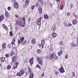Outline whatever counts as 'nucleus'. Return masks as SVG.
Instances as JSON below:
<instances>
[{
  "instance_id": "obj_54",
  "label": "nucleus",
  "mask_w": 78,
  "mask_h": 78,
  "mask_svg": "<svg viewBox=\"0 0 78 78\" xmlns=\"http://www.w3.org/2000/svg\"><path fill=\"white\" fill-rule=\"evenodd\" d=\"M57 2H59V0H57Z\"/></svg>"
},
{
  "instance_id": "obj_21",
  "label": "nucleus",
  "mask_w": 78,
  "mask_h": 78,
  "mask_svg": "<svg viewBox=\"0 0 78 78\" xmlns=\"http://www.w3.org/2000/svg\"><path fill=\"white\" fill-rule=\"evenodd\" d=\"M58 56H60L62 54V51H60L58 52Z\"/></svg>"
},
{
  "instance_id": "obj_35",
  "label": "nucleus",
  "mask_w": 78,
  "mask_h": 78,
  "mask_svg": "<svg viewBox=\"0 0 78 78\" xmlns=\"http://www.w3.org/2000/svg\"><path fill=\"white\" fill-rule=\"evenodd\" d=\"M72 45L73 47H76V44H73V43H72Z\"/></svg>"
},
{
  "instance_id": "obj_5",
  "label": "nucleus",
  "mask_w": 78,
  "mask_h": 78,
  "mask_svg": "<svg viewBox=\"0 0 78 78\" xmlns=\"http://www.w3.org/2000/svg\"><path fill=\"white\" fill-rule=\"evenodd\" d=\"M37 61L40 65H42V60L41 58L38 57H37Z\"/></svg>"
},
{
  "instance_id": "obj_46",
  "label": "nucleus",
  "mask_w": 78,
  "mask_h": 78,
  "mask_svg": "<svg viewBox=\"0 0 78 78\" xmlns=\"http://www.w3.org/2000/svg\"><path fill=\"white\" fill-rule=\"evenodd\" d=\"M26 6V5L25 4H23V8H25V7Z\"/></svg>"
},
{
  "instance_id": "obj_43",
  "label": "nucleus",
  "mask_w": 78,
  "mask_h": 78,
  "mask_svg": "<svg viewBox=\"0 0 78 78\" xmlns=\"http://www.w3.org/2000/svg\"><path fill=\"white\" fill-rule=\"evenodd\" d=\"M59 44L60 45H62V41H60Z\"/></svg>"
},
{
  "instance_id": "obj_26",
  "label": "nucleus",
  "mask_w": 78,
  "mask_h": 78,
  "mask_svg": "<svg viewBox=\"0 0 78 78\" xmlns=\"http://www.w3.org/2000/svg\"><path fill=\"white\" fill-rule=\"evenodd\" d=\"M63 8H64V7L63 6V5H61L60 6V10L61 9H63Z\"/></svg>"
},
{
  "instance_id": "obj_52",
  "label": "nucleus",
  "mask_w": 78,
  "mask_h": 78,
  "mask_svg": "<svg viewBox=\"0 0 78 78\" xmlns=\"http://www.w3.org/2000/svg\"><path fill=\"white\" fill-rule=\"evenodd\" d=\"M32 9H34V6L33 5H32V6L31 7Z\"/></svg>"
},
{
  "instance_id": "obj_38",
  "label": "nucleus",
  "mask_w": 78,
  "mask_h": 78,
  "mask_svg": "<svg viewBox=\"0 0 78 78\" xmlns=\"http://www.w3.org/2000/svg\"><path fill=\"white\" fill-rule=\"evenodd\" d=\"M15 17H16V18H17V17H18V15L16 14L15 15Z\"/></svg>"
},
{
  "instance_id": "obj_59",
  "label": "nucleus",
  "mask_w": 78,
  "mask_h": 78,
  "mask_svg": "<svg viewBox=\"0 0 78 78\" xmlns=\"http://www.w3.org/2000/svg\"><path fill=\"white\" fill-rule=\"evenodd\" d=\"M41 0L42 1V0H39V2H41Z\"/></svg>"
},
{
  "instance_id": "obj_12",
  "label": "nucleus",
  "mask_w": 78,
  "mask_h": 78,
  "mask_svg": "<svg viewBox=\"0 0 78 78\" xmlns=\"http://www.w3.org/2000/svg\"><path fill=\"white\" fill-rule=\"evenodd\" d=\"M23 41H24V37H23L21 38L20 40L18 41V42L19 44H20V43H22Z\"/></svg>"
},
{
  "instance_id": "obj_50",
  "label": "nucleus",
  "mask_w": 78,
  "mask_h": 78,
  "mask_svg": "<svg viewBox=\"0 0 78 78\" xmlns=\"http://www.w3.org/2000/svg\"><path fill=\"white\" fill-rule=\"evenodd\" d=\"M73 7V4H71V8H72Z\"/></svg>"
},
{
  "instance_id": "obj_27",
  "label": "nucleus",
  "mask_w": 78,
  "mask_h": 78,
  "mask_svg": "<svg viewBox=\"0 0 78 78\" xmlns=\"http://www.w3.org/2000/svg\"><path fill=\"white\" fill-rule=\"evenodd\" d=\"M26 42H27V41L25 40V41H24L22 43V44L23 45H25V44H26Z\"/></svg>"
},
{
  "instance_id": "obj_18",
  "label": "nucleus",
  "mask_w": 78,
  "mask_h": 78,
  "mask_svg": "<svg viewBox=\"0 0 78 78\" xmlns=\"http://www.w3.org/2000/svg\"><path fill=\"white\" fill-rule=\"evenodd\" d=\"M5 15L6 17L9 16V13H8V12H5Z\"/></svg>"
},
{
  "instance_id": "obj_42",
  "label": "nucleus",
  "mask_w": 78,
  "mask_h": 78,
  "mask_svg": "<svg viewBox=\"0 0 78 78\" xmlns=\"http://www.w3.org/2000/svg\"><path fill=\"white\" fill-rule=\"evenodd\" d=\"M72 75H73V76H75V73L73 72L72 73Z\"/></svg>"
},
{
  "instance_id": "obj_41",
  "label": "nucleus",
  "mask_w": 78,
  "mask_h": 78,
  "mask_svg": "<svg viewBox=\"0 0 78 78\" xmlns=\"http://www.w3.org/2000/svg\"><path fill=\"white\" fill-rule=\"evenodd\" d=\"M11 9V8L10 7H8V10H10Z\"/></svg>"
},
{
  "instance_id": "obj_7",
  "label": "nucleus",
  "mask_w": 78,
  "mask_h": 78,
  "mask_svg": "<svg viewBox=\"0 0 78 78\" xmlns=\"http://www.w3.org/2000/svg\"><path fill=\"white\" fill-rule=\"evenodd\" d=\"M41 20H42V18L40 17L38 19L37 22V25H41Z\"/></svg>"
},
{
  "instance_id": "obj_25",
  "label": "nucleus",
  "mask_w": 78,
  "mask_h": 78,
  "mask_svg": "<svg viewBox=\"0 0 78 78\" xmlns=\"http://www.w3.org/2000/svg\"><path fill=\"white\" fill-rule=\"evenodd\" d=\"M3 19V16H0V22H1V21H2Z\"/></svg>"
},
{
  "instance_id": "obj_30",
  "label": "nucleus",
  "mask_w": 78,
  "mask_h": 78,
  "mask_svg": "<svg viewBox=\"0 0 78 78\" xmlns=\"http://www.w3.org/2000/svg\"><path fill=\"white\" fill-rule=\"evenodd\" d=\"M55 74L56 75H58V72H57L56 71H55Z\"/></svg>"
},
{
  "instance_id": "obj_47",
  "label": "nucleus",
  "mask_w": 78,
  "mask_h": 78,
  "mask_svg": "<svg viewBox=\"0 0 78 78\" xmlns=\"http://www.w3.org/2000/svg\"><path fill=\"white\" fill-rule=\"evenodd\" d=\"M36 6H38L39 5V3H37L36 4Z\"/></svg>"
},
{
  "instance_id": "obj_34",
  "label": "nucleus",
  "mask_w": 78,
  "mask_h": 78,
  "mask_svg": "<svg viewBox=\"0 0 78 78\" xmlns=\"http://www.w3.org/2000/svg\"><path fill=\"white\" fill-rule=\"evenodd\" d=\"M36 67L37 68L38 67V68H39V69H41V66H39V65L38 64L37 65Z\"/></svg>"
},
{
  "instance_id": "obj_62",
  "label": "nucleus",
  "mask_w": 78,
  "mask_h": 78,
  "mask_svg": "<svg viewBox=\"0 0 78 78\" xmlns=\"http://www.w3.org/2000/svg\"><path fill=\"white\" fill-rule=\"evenodd\" d=\"M15 1H16V0H13V2H15Z\"/></svg>"
},
{
  "instance_id": "obj_48",
  "label": "nucleus",
  "mask_w": 78,
  "mask_h": 78,
  "mask_svg": "<svg viewBox=\"0 0 78 78\" xmlns=\"http://www.w3.org/2000/svg\"><path fill=\"white\" fill-rule=\"evenodd\" d=\"M27 61H28V58H26V59L25 60V62H27Z\"/></svg>"
},
{
  "instance_id": "obj_60",
  "label": "nucleus",
  "mask_w": 78,
  "mask_h": 78,
  "mask_svg": "<svg viewBox=\"0 0 78 78\" xmlns=\"http://www.w3.org/2000/svg\"><path fill=\"white\" fill-rule=\"evenodd\" d=\"M30 18L29 19V22H30Z\"/></svg>"
},
{
  "instance_id": "obj_20",
  "label": "nucleus",
  "mask_w": 78,
  "mask_h": 78,
  "mask_svg": "<svg viewBox=\"0 0 78 78\" xmlns=\"http://www.w3.org/2000/svg\"><path fill=\"white\" fill-rule=\"evenodd\" d=\"M32 44H34L35 42H36V41L35 40L33 39L31 41Z\"/></svg>"
},
{
  "instance_id": "obj_11",
  "label": "nucleus",
  "mask_w": 78,
  "mask_h": 78,
  "mask_svg": "<svg viewBox=\"0 0 78 78\" xmlns=\"http://www.w3.org/2000/svg\"><path fill=\"white\" fill-rule=\"evenodd\" d=\"M15 41H16V39L14 38H13L12 39V42L11 43V44H12V47L14 48V46L15 45L14 44H15Z\"/></svg>"
},
{
  "instance_id": "obj_9",
  "label": "nucleus",
  "mask_w": 78,
  "mask_h": 78,
  "mask_svg": "<svg viewBox=\"0 0 78 78\" xmlns=\"http://www.w3.org/2000/svg\"><path fill=\"white\" fill-rule=\"evenodd\" d=\"M59 71L60 73H64V72H65L64 71V68L62 67H61L59 69Z\"/></svg>"
},
{
  "instance_id": "obj_1",
  "label": "nucleus",
  "mask_w": 78,
  "mask_h": 78,
  "mask_svg": "<svg viewBox=\"0 0 78 78\" xmlns=\"http://www.w3.org/2000/svg\"><path fill=\"white\" fill-rule=\"evenodd\" d=\"M16 26L17 27H18L20 25V27H24L25 25V21H20V23L19 22H17L16 23Z\"/></svg>"
},
{
  "instance_id": "obj_45",
  "label": "nucleus",
  "mask_w": 78,
  "mask_h": 78,
  "mask_svg": "<svg viewBox=\"0 0 78 78\" xmlns=\"http://www.w3.org/2000/svg\"><path fill=\"white\" fill-rule=\"evenodd\" d=\"M67 15L68 16H70V12H68L67 13Z\"/></svg>"
},
{
  "instance_id": "obj_29",
  "label": "nucleus",
  "mask_w": 78,
  "mask_h": 78,
  "mask_svg": "<svg viewBox=\"0 0 78 78\" xmlns=\"http://www.w3.org/2000/svg\"><path fill=\"white\" fill-rule=\"evenodd\" d=\"M41 44L42 45H44V40H42Z\"/></svg>"
},
{
  "instance_id": "obj_56",
  "label": "nucleus",
  "mask_w": 78,
  "mask_h": 78,
  "mask_svg": "<svg viewBox=\"0 0 78 78\" xmlns=\"http://www.w3.org/2000/svg\"><path fill=\"white\" fill-rule=\"evenodd\" d=\"M29 74V72H27V75H28Z\"/></svg>"
},
{
  "instance_id": "obj_6",
  "label": "nucleus",
  "mask_w": 78,
  "mask_h": 78,
  "mask_svg": "<svg viewBox=\"0 0 78 78\" xmlns=\"http://www.w3.org/2000/svg\"><path fill=\"white\" fill-rule=\"evenodd\" d=\"M28 70L30 73V76H29L30 78H33L34 74H33V73H31V71H32L31 69L30 68H29Z\"/></svg>"
},
{
  "instance_id": "obj_53",
  "label": "nucleus",
  "mask_w": 78,
  "mask_h": 78,
  "mask_svg": "<svg viewBox=\"0 0 78 78\" xmlns=\"http://www.w3.org/2000/svg\"><path fill=\"white\" fill-rule=\"evenodd\" d=\"M74 16L75 17L76 16V15L74 13Z\"/></svg>"
},
{
  "instance_id": "obj_24",
  "label": "nucleus",
  "mask_w": 78,
  "mask_h": 78,
  "mask_svg": "<svg viewBox=\"0 0 78 78\" xmlns=\"http://www.w3.org/2000/svg\"><path fill=\"white\" fill-rule=\"evenodd\" d=\"M64 25L65 26V27H66V28H67V23L66 22H64Z\"/></svg>"
},
{
  "instance_id": "obj_39",
  "label": "nucleus",
  "mask_w": 78,
  "mask_h": 78,
  "mask_svg": "<svg viewBox=\"0 0 78 78\" xmlns=\"http://www.w3.org/2000/svg\"><path fill=\"white\" fill-rule=\"evenodd\" d=\"M37 52L38 53H39L40 52H41V50L40 49H38L37 50Z\"/></svg>"
},
{
  "instance_id": "obj_4",
  "label": "nucleus",
  "mask_w": 78,
  "mask_h": 78,
  "mask_svg": "<svg viewBox=\"0 0 78 78\" xmlns=\"http://www.w3.org/2000/svg\"><path fill=\"white\" fill-rule=\"evenodd\" d=\"M25 73V71L23 70L22 69L21 70L19 73H17L16 75L18 76H21L23 75V73Z\"/></svg>"
},
{
  "instance_id": "obj_16",
  "label": "nucleus",
  "mask_w": 78,
  "mask_h": 78,
  "mask_svg": "<svg viewBox=\"0 0 78 78\" xmlns=\"http://www.w3.org/2000/svg\"><path fill=\"white\" fill-rule=\"evenodd\" d=\"M73 25H75V24L77 23V21H76V20H74L73 21Z\"/></svg>"
},
{
  "instance_id": "obj_3",
  "label": "nucleus",
  "mask_w": 78,
  "mask_h": 78,
  "mask_svg": "<svg viewBox=\"0 0 78 78\" xmlns=\"http://www.w3.org/2000/svg\"><path fill=\"white\" fill-rule=\"evenodd\" d=\"M11 56L12 57V62H16V59H17L16 56L14 55L13 54V53H12L11 54Z\"/></svg>"
},
{
  "instance_id": "obj_55",
  "label": "nucleus",
  "mask_w": 78,
  "mask_h": 78,
  "mask_svg": "<svg viewBox=\"0 0 78 78\" xmlns=\"http://www.w3.org/2000/svg\"><path fill=\"white\" fill-rule=\"evenodd\" d=\"M42 76H44V73H42Z\"/></svg>"
},
{
  "instance_id": "obj_64",
  "label": "nucleus",
  "mask_w": 78,
  "mask_h": 78,
  "mask_svg": "<svg viewBox=\"0 0 78 78\" xmlns=\"http://www.w3.org/2000/svg\"><path fill=\"white\" fill-rule=\"evenodd\" d=\"M20 34V33H19V34Z\"/></svg>"
},
{
  "instance_id": "obj_40",
  "label": "nucleus",
  "mask_w": 78,
  "mask_h": 78,
  "mask_svg": "<svg viewBox=\"0 0 78 78\" xmlns=\"http://www.w3.org/2000/svg\"><path fill=\"white\" fill-rule=\"evenodd\" d=\"M68 54H66L65 56V58L67 59V58H68Z\"/></svg>"
},
{
  "instance_id": "obj_63",
  "label": "nucleus",
  "mask_w": 78,
  "mask_h": 78,
  "mask_svg": "<svg viewBox=\"0 0 78 78\" xmlns=\"http://www.w3.org/2000/svg\"><path fill=\"white\" fill-rule=\"evenodd\" d=\"M9 46V47H10V45H9V46Z\"/></svg>"
},
{
  "instance_id": "obj_15",
  "label": "nucleus",
  "mask_w": 78,
  "mask_h": 78,
  "mask_svg": "<svg viewBox=\"0 0 78 78\" xmlns=\"http://www.w3.org/2000/svg\"><path fill=\"white\" fill-rule=\"evenodd\" d=\"M52 36L53 37L55 38L57 36V34L55 33H53L52 34Z\"/></svg>"
},
{
  "instance_id": "obj_36",
  "label": "nucleus",
  "mask_w": 78,
  "mask_h": 78,
  "mask_svg": "<svg viewBox=\"0 0 78 78\" xmlns=\"http://www.w3.org/2000/svg\"><path fill=\"white\" fill-rule=\"evenodd\" d=\"M49 5H50V7H51V6H53V4H51V2H50L49 3Z\"/></svg>"
},
{
  "instance_id": "obj_13",
  "label": "nucleus",
  "mask_w": 78,
  "mask_h": 78,
  "mask_svg": "<svg viewBox=\"0 0 78 78\" xmlns=\"http://www.w3.org/2000/svg\"><path fill=\"white\" fill-rule=\"evenodd\" d=\"M14 5L15 8L17 9V8H19V5H18V3H17V2H15L14 3Z\"/></svg>"
},
{
  "instance_id": "obj_32",
  "label": "nucleus",
  "mask_w": 78,
  "mask_h": 78,
  "mask_svg": "<svg viewBox=\"0 0 78 78\" xmlns=\"http://www.w3.org/2000/svg\"><path fill=\"white\" fill-rule=\"evenodd\" d=\"M7 69H11V66L10 65H9L7 67Z\"/></svg>"
},
{
  "instance_id": "obj_23",
  "label": "nucleus",
  "mask_w": 78,
  "mask_h": 78,
  "mask_svg": "<svg viewBox=\"0 0 78 78\" xmlns=\"http://www.w3.org/2000/svg\"><path fill=\"white\" fill-rule=\"evenodd\" d=\"M2 47L3 48H5L6 47V44H5V43L3 44L2 45Z\"/></svg>"
},
{
  "instance_id": "obj_58",
  "label": "nucleus",
  "mask_w": 78,
  "mask_h": 78,
  "mask_svg": "<svg viewBox=\"0 0 78 78\" xmlns=\"http://www.w3.org/2000/svg\"><path fill=\"white\" fill-rule=\"evenodd\" d=\"M42 48H44V46H43V45H42Z\"/></svg>"
},
{
  "instance_id": "obj_37",
  "label": "nucleus",
  "mask_w": 78,
  "mask_h": 78,
  "mask_svg": "<svg viewBox=\"0 0 78 78\" xmlns=\"http://www.w3.org/2000/svg\"><path fill=\"white\" fill-rule=\"evenodd\" d=\"M9 33L10 36H12V30H11Z\"/></svg>"
},
{
  "instance_id": "obj_44",
  "label": "nucleus",
  "mask_w": 78,
  "mask_h": 78,
  "mask_svg": "<svg viewBox=\"0 0 78 78\" xmlns=\"http://www.w3.org/2000/svg\"><path fill=\"white\" fill-rule=\"evenodd\" d=\"M5 56L7 58H8V57H9V55L8 54H6Z\"/></svg>"
},
{
  "instance_id": "obj_8",
  "label": "nucleus",
  "mask_w": 78,
  "mask_h": 78,
  "mask_svg": "<svg viewBox=\"0 0 78 78\" xmlns=\"http://www.w3.org/2000/svg\"><path fill=\"white\" fill-rule=\"evenodd\" d=\"M19 64V62H16V63H15L13 64L14 69H16L17 67V66H18Z\"/></svg>"
},
{
  "instance_id": "obj_28",
  "label": "nucleus",
  "mask_w": 78,
  "mask_h": 78,
  "mask_svg": "<svg viewBox=\"0 0 78 78\" xmlns=\"http://www.w3.org/2000/svg\"><path fill=\"white\" fill-rule=\"evenodd\" d=\"M56 27H53V26L52 27V30H53L54 31H56Z\"/></svg>"
},
{
  "instance_id": "obj_22",
  "label": "nucleus",
  "mask_w": 78,
  "mask_h": 78,
  "mask_svg": "<svg viewBox=\"0 0 78 78\" xmlns=\"http://www.w3.org/2000/svg\"><path fill=\"white\" fill-rule=\"evenodd\" d=\"M39 12L40 13H42V8H41V7H39Z\"/></svg>"
},
{
  "instance_id": "obj_10",
  "label": "nucleus",
  "mask_w": 78,
  "mask_h": 78,
  "mask_svg": "<svg viewBox=\"0 0 78 78\" xmlns=\"http://www.w3.org/2000/svg\"><path fill=\"white\" fill-rule=\"evenodd\" d=\"M33 60H34L33 58H32L30 59L29 61L30 65H32L33 64Z\"/></svg>"
},
{
  "instance_id": "obj_49",
  "label": "nucleus",
  "mask_w": 78,
  "mask_h": 78,
  "mask_svg": "<svg viewBox=\"0 0 78 78\" xmlns=\"http://www.w3.org/2000/svg\"><path fill=\"white\" fill-rule=\"evenodd\" d=\"M69 27H71V26H72V24H71V23H69Z\"/></svg>"
},
{
  "instance_id": "obj_33",
  "label": "nucleus",
  "mask_w": 78,
  "mask_h": 78,
  "mask_svg": "<svg viewBox=\"0 0 78 78\" xmlns=\"http://www.w3.org/2000/svg\"><path fill=\"white\" fill-rule=\"evenodd\" d=\"M26 3L27 4V5H28V4L29 3V1L28 0H26Z\"/></svg>"
},
{
  "instance_id": "obj_51",
  "label": "nucleus",
  "mask_w": 78,
  "mask_h": 78,
  "mask_svg": "<svg viewBox=\"0 0 78 78\" xmlns=\"http://www.w3.org/2000/svg\"><path fill=\"white\" fill-rule=\"evenodd\" d=\"M38 45L39 46V47H41V44H38Z\"/></svg>"
},
{
  "instance_id": "obj_17",
  "label": "nucleus",
  "mask_w": 78,
  "mask_h": 78,
  "mask_svg": "<svg viewBox=\"0 0 78 78\" xmlns=\"http://www.w3.org/2000/svg\"><path fill=\"white\" fill-rule=\"evenodd\" d=\"M2 27L4 29H5V30H8V28H7V27H6L5 24H3Z\"/></svg>"
},
{
  "instance_id": "obj_57",
  "label": "nucleus",
  "mask_w": 78,
  "mask_h": 78,
  "mask_svg": "<svg viewBox=\"0 0 78 78\" xmlns=\"http://www.w3.org/2000/svg\"><path fill=\"white\" fill-rule=\"evenodd\" d=\"M50 50H51V48H50Z\"/></svg>"
},
{
  "instance_id": "obj_14",
  "label": "nucleus",
  "mask_w": 78,
  "mask_h": 78,
  "mask_svg": "<svg viewBox=\"0 0 78 78\" xmlns=\"http://www.w3.org/2000/svg\"><path fill=\"white\" fill-rule=\"evenodd\" d=\"M5 60V57H2L0 58V60L1 62H3Z\"/></svg>"
},
{
  "instance_id": "obj_2",
  "label": "nucleus",
  "mask_w": 78,
  "mask_h": 78,
  "mask_svg": "<svg viewBox=\"0 0 78 78\" xmlns=\"http://www.w3.org/2000/svg\"><path fill=\"white\" fill-rule=\"evenodd\" d=\"M56 57V55H55V54H49L48 56V58L49 59H53L55 57Z\"/></svg>"
},
{
  "instance_id": "obj_31",
  "label": "nucleus",
  "mask_w": 78,
  "mask_h": 78,
  "mask_svg": "<svg viewBox=\"0 0 78 78\" xmlns=\"http://www.w3.org/2000/svg\"><path fill=\"white\" fill-rule=\"evenodd\" d=\"M25 18H22V19H21L20 21H24L25 22Z\"/></svg>"
},
{
  "instance_id": "obj_19",
  "label": "nucleus",
  "mask_w": 78,
  "mask_h": 78,
  "mask_svg": "<svg viewBox=\"0 0 78 78\" xmlns=\"http://www.w3.org/2000/svg\"><path fill=\"white\" fill-rule=\"evenodd\" d=\"M44 17L46 19H48V16L46 14H45L44 16Z\"/></svg>"
},
{
  "instance_id": "obj_61",
  "label": "nucleus",
  "mask_w": 78,
  "mask_h": 78,
  "mask_svg": "<svg viewBox=\"0 0 78 78\" xmlns=\"http://www.w3.org/2000/svg\"><path fill=\"white\" fill-rule=\"evenodd\" d=\"M62 47H61V50H62Z\"/></svg>"
}]
</instances>
